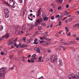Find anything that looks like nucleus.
<instances>
[{"instance_id": "obj_62", "label": "nucleus", "mask_w": 79, "mask_h": 79, "mask_svg": "<svg viewBox=\"0 0 79 79\" xmlns=\"http://www.w3.org/2000/svg\"><path fill=\"white\" fill-rule=\"evenodd\" d=\"M59 62H60V63L61 62V59H60L59 60Z\"/></svg>"}, {"instance_id": "obj_23", "label": "nucleus", "mask_w": 79, "mask_h": 79, "mask_svg": "<svg viewBox=\"0 0 79 79\" xmlns=\"http://www.w3.org/2000/svg\"><path fill=\"white\" fill-rule=\"evenodd\" d=\"M74 27H79V23H78V24H76L74 25Z\"/></svg>"}, {"instance_id": "obj_30", "label": "nucleus", "mask_w": 79, "mask_h": 79, "mask_svg": "<svg viewBox=\"0 0 79 79\" xmlns=\"http://www.w3.org/2000/svg\"><path fill=\"white\" fill-rule=\"evenodd\" d=\"M41 31H37V34H41Z\"/></svg>"}, {"instance_id": "obj_56", "label": "nucleus", "mask_w": 79, "mask_h": 79, "mask_svg": "<svg viewBox=\"0 0 79 79\" xmlns=\"http://www.w3.org/2000/svg\"><path fill=\"white\" fill-rule=\"evenodd\" d=\"M23 28L22 29V31H21V32L22 34H23V33H24V32H23Z\"/></svg>"}, {"instance_id": "obj_5", "label": "nucleus", "mask_w": 79, "mask_h": 79, "mask_svg": "<svg viewBox=\"0 0 79 79\" xmlns=\"http://www.w3.org/2000/svg\"><path fill=\"white\" fill-rule=\"evenodd\" d=\"M35 50L36 51V52H38V53H41V51L39 49V48H37V47H35L34 48Z\"/></svg>"}, {"instance_id": "obj_19", "label": "nucleus", "mask_w": 79, "mask_h": 79, "mask_svg": "<svg viewBox=\"0 0 79 79\" xmlns=\"http://www.w3.org/2000/svg\"><path fill=\"white\" fill-rule=\"evenodd\" d=\"M63 65V63L62 62V60H61V62L59 64V67H60L62 65Z\"/></svg>"}, {"instance_id": "obj_44", "label": "nucleus", "mask_w": 79, "mask_h": 79, "mask_svg": "<svg viewBox=\"0 0 79 79\" xmlns=\"http://www.w3.org/2000/svg\"><path fill=\"white\" fill-rule=\"evenodd\" d=\"M31 62L32 63H33V62H35V60H33V59H31Z\"/></svg>"}, {"instance_id": "obj_26", "label": "nucleus", "mask_w": 79, "mask_h": 79, "mask_svg": "<svg viewBox=\"0 0 79 79\" xmlns=\"http://www.w3.org/2000/svg\"><path fill=\"white\" fill-rule=\"evenodd\" d=\"M58 0V2H59V3H62L63 0Z\"/></svg>"}, {"instance_id": "obj_32", "label": "nucleus", "mask_w": 79, "mask_h": 79, "mask_svg": "<svg viewBox=\"0 0 79 79\" xmlns=\"http://www.w3.org/2000/svg\"><path fill=\"white\" fill-rule=\"evenodd\" d=\"M42 25L43 26L45 27V26H46V24L45 23H42Z\"/></svg>"}, {"instance_id": "obj_61", "label": "nucleus", "mask_w": 79, "mask_h": 79, "mask_svg": "<svg viewBox=\"0 0 79 79\" xmlns=\"http://www.w3.org/2000/svg\"><path fill=\"white\" fill-rule=\"evenodd\" d=\"M14 46H16L17 47V43H15L14 44Z\"/></svg>"}, {"instance_id": "obj_2", "label": "nucleus", "mask_w": 79, "mask_h": 79, "mask_svg": "<svg viewBox=\"0 0 79 79\" xmlns=\"http://www.w3.org/2000/svg\"><path fill=\"white\" fill-rule=\"evenodd\" d=\"M44 20L41 18H40L39 19H38L36 20V22L35 23V26H38L39 25L42 23Z\"/></svg>"}, {"instance_id": "obj_8", "label": "nucleus", "mask_w": 79, "mask_h": 79, "mask_svg": "<svg viewBox=\"0 0 79 79\" xmlns=\"http://www.w3.org/2000/svg\"><path fill=\"white\" fill-rule=\"evenodd\" d=\"M40 11H41V9H40L37 12L36 14V15L37 17H38L40 15Z\"/></svg>"}, {"instance_id": "obj_34", "label": "nucleus", "mask_w": 79, "mask_h": 79, "mask_svg": "<svg viewBox=\"0 0 79 79\" xmlns=\"http://www.w3.org/2000/svg\"><path fill=\"white\" fill-rule=\"evenodd\" d=\"M59 26H60V25H61V24H62V23H61V21H59Z\"/></svg>"}, {"instance_id": "obj_25", "label": "nucleus", "mask_w": 79, "mask_h": 79, "mask_svg": "<svg viewBox=\"0 0 79 79\" xmlns=\"http://www.w3.org/2000/svg\"><path fill=\"white\" fill-rule=\"evenodd\" d=\"M65 29L66 31V32H69V30H68V27H67V26L65 27Z\"/></svg>"}, {"instance_id": "obj_35", "label": "nucleus", "mask_w": 79, "mask_h": 79, "mask_svg": "<svg viewBox=\"0 0 79 79\" xmlns=\"http://www.w3.org/2000/svg\"><path fill=\"white\" fill-rule=\"evenodd\" d=\"M17 40H18V38H16V39H15V40H14V42L15 43L16 41H17Z\"/></svg>"}, {"instance_id": "obj_22", "label": "nucleus", "mask_w": 79, "mask_h": 79, "mask_svg": "<svg viewBox=\"0 0 79 79\" xmlns=\"http://www.w3.org/2000/svg\"><path fill=\"white\" fill-rule=\"evenodd\" d=\"M23 40L24 42L25 43V42H26V37H23Z\"/></svg>"}, {"instance_id": "obj_57", "label": "nucleus", "mask_w": 79, "mask_h": 79, "mask_svg": "<svg viewBox=\"0 0 79 79\" xmlns=\"http://www.w3.org/2000/svg\"><path fill=\"white\" fill-rule=\"evenodd\" d=\"M50 11H51V12H53V10L52 9H50Z\"/></svg>"}, {"instance_id": "obj_58", "label": "nucleus", "mask_w": 79, "mask_h": 79, "mask_svg": "<svg viewBox=\"0 0 79 79\" xmlns=\"http://www.w3.org/2000/svg\"><path fill=\"white\" fill-rule=\"evenodd\" d=\"M76 40H79V37H77V38H76Z\"/></svg>"}, {"instance_id": "obj_11", "label": "nucleus", "mask_w": 79, "mask_h": 79, "mask_svg": "<svg viewBox=\"0 0 79 79\" xmlns=\"http://www.w3.org/2000/svg\"><path fill=\"white\" fill-rule=\"evenodd\" d=\"M38 39L37 38H36L34 40V44H38V42H37V41H38Z\"/></svg>"}, {"instance_id": "obj_59", "label": "nucleus", "mask_w": 79, "mask_h": 79, "mask_svg": "<svg viewBox=\"0 0 79 79\" xmlns=\"http://www.w3.org/2000/svg\"><path fill=\"white\" fill-rule=\"evenodd\" d=\"M61 49H57V51H60L61 50Z\"/></svg>"}, {"instance_id": "obj_1", "label": "nucleus", "mask_w": 79, "mask_h": 79, "mask_svg": "<svg viewBox=\"0 0 79 79\" xmlns=\"http://www.w3.org/2000/svg\"><path fill=\"white\" fill-rule=\"evenodd\" d=\"M6 68H2L0 69V78L3 77V76L5 75L6 73Z\"/></svg>"}, {"instance_id": "obj_41", "label": "nucleus", "mask_w": 79, "mask_h": 79, "mask_svg": "<svg viewBox=\"0 0 79 79\" xmlns=\"http://www.w3.org/2000/svg\"><path fill=\"white\" fill-rule=\"evenodd\" d=\"M38 79H44V77H43V76H42L41 77H40V78H39Z\"/></svg>"}, {"instance_id": "obj_39", "label": "nucleus", "mask_w": 79, "mask_h": 79, "mask_svg": "<svg viewBox=\"0 0 79 79\" xmlns=\"http://www.w3.org/2000/svg\"><path fill=\"white\" fill-rule=\"evenodd\" d=\"M4 51L3 52H1V55H4Z\"/></svg>"}, {"instance_id": "obj_46", "label": "nucleus", "mask_w": 79, "mask_h": 79, "mask_svg": "<svg viewBox=\"0 0 79 79\" xmlns=\"http://www.w3.org/2000/svg\"><path fill=\"white\" fill-rule=\"evenodd\" d=\"M64 44L65 45H69V43H64Z\"/></svg>"}, {"instance_id": "obj_9", "label": "nucleus", "mask_w": 79, "mask_h": 79, "mask_svg": "<svg viewBox=\"0 0 79 79\" xmlns=\"http://www.w3.org/2000/svg\"><path fill=\"white\" fill-rule=\"evenodd\" d=\"M7 13H9V11L8 9H7V8H6V9H5L4 10L5 16H6V14H7Z\"/></svg>"}, {"instance_id": "obj_27", "label": "nucleus", "mask_w": 79, "mask_h": 79, "mask_svg": "<svg viewBox=\"0 0 79 79\" xmlns=\"http://www.w3.org/2000/svg\"><path fill=\"white\" fill-rule=\"evenodd\" d=\"M25 29H26V27L24 26H23V31H25Z\"/></svg>"}, {"instance_id": "obj_53", "label": "nucleus", "mask_w": 79, "mask_h": 79, "mask_svg": "<svg viewBox=\"0 0 79 79\" xmlns=\"http://www.w3.org/2000/svg\"><path fill=\"white\" fill-rule=\"evenodd\" d=\"M20 2V3H22L23 2V0H19Z\"/></svg>"}, {"instance_id": "obj_12", "label": "nucleus", "mask_w": 79, "mask_h": 79, "mask_svg": "<svg viewBox=\"0 0 79 79\" xmlns=\"http://www.w3.org/2000/svg\"><path fill=\"white\" fill-rule=\"evenodd\" d=\"M33 41V39H31V40H28L27 41V43L28 44L29 43H31Z\"/></svg>"}, {"instance_id": "obj_10", "label": "nucleus", "mask_w": 79, "mask_h": 79, "mask_svg": "<svg viewBox=\"0 0 79 79\" xmlns=\"http://www.w3.org/2000/svg\"><path fill=\"white\" fill-rule=\"evenodd\" d=\"M10 35L8 33H6V34L4 35V37H5L6 38H8Z\"/></svg>"}, {"instance_id": "obj_64", "label": "nucleus", "mask_w": 79, "mask_h": 79, "mask_svg": "<svg viewBox=\"0 0 79 79\" xmlns=\"http://www.w3.org/2000/svg\"><path fill=\"white\" fill-rule=\"evenodd\" d=\"M68 35H71V34L70 32H69L68 34Z\"/></svg>"}, {"instance_id": "obj_33", "label": "nucleus", "mask_w": 79, "mask_h": 79, "mask_svg": "<svg viewBox=\"0 0 79 79\" xmlns=\"http://www.w3.org/2000/svg\"><path fill=\"white\" fill-rule=\"evenodd\" d=\"M61 8V6H59V7L58 8V10H60Z\"/></svg>"}, {"instance_id": "obj_50", "label": "nucleus", "mask_w": 79, "mask_h": 79, "mask_svg": "<svg viewBox=\"0 0 79 79\" xmlns=\"http://www.w3.org/2000/svg\"><path fill=\"white\" fill-rule=\"evenodd\" d=\"M46 39L45 36H43V39Z\"/></svg>"}, {"instance_id": "obj_14", "label": "nucleus", "mask_w": 79, "mask_h": 79, "mask_svg": "<svg viewBox=\"0 0 79 79\" xmlns=\"http://www.w3.org/2000/svg\"><path fill=\"white\" fill-rule=\"evenodd\" d=\"M26 11V9H23V17H24Z\"/></svg>"}, {"instance_id": "obj_13", "label": "nucleus", "mask_w": 79, "mask_h": 79, "mask_svg": "<svg viewBox=\"0 0 79 79\" xmlns=\"http://www.w3.org/2000/svg\"><path fill=\"white\" fill-rule=\"evenodd\" d=\"M11 40H8V43H7L8 45H11L13 44V43H12V41H11Z\"/></svg>"}, {"instance_id": "obj_43", "label": "nucleus", "mask_w": 79, "mask_h": 79, "mask_svg": "<svg viewBox=\"0 0 79 79\" xmlns=\"http://www.w3.org/2000/svg\"><path fill=\"white\" fill-rule=\"evenodd\" d=\"M47 51L48 52L50 53L51 52V50L50 49H48Z\"/></svg>"}, {"instance_id": "obj_51", "label": "nucleus", "mask_w": 79, "mask_h": 79, "mask_svg": "<svg viewBox=\"0 0 79 79\" xmlns=\"http://www.w3.org/2000/svg\"><path fill=\"white\" fill-rule=\"evenodd\" d=\"M3 39H4V37H3L0 38V41H1V40H3Z\"/></svg>"}, {"instance_id": "obj_31", "label": "nucleus", "mask_w": 79, "mask_h": 79, "mask_svg": "<svg viewBox=\"0 0 79 79\" xmlns=\"http://www.w3.org/2000/svg\"><path fill=\"white\" fill-rule=\"evenodd\" d=\"M5 4H6L7 6H9V4L7 2H5Z\"/></svg>"}, {"instance_id": "obj_3", "label": "nucleus", "mask_w": 79, "mask_h": 79, "mask_svg": "<svg viewBox=\"0 0 79 79\" xmlns=\"http://www.w3.org/2000/svg\"><path fill=\"white\" fill-rule=\"evenodd\" d=\"M68 79H79V77H78L77 74L71 73L70 77H69Z\"/></svg>"}, {"instance_id": "obj_28", "label": "nucleus", "mask_w": 79, "mask_h": 79, "mask_svg": "<svg viewBox=\"0 0 79 79\" xmlns=\"http://www.w3.org/2000/svg\"><path fill=\"white\" fill-rule=\"evenodd\" d=\"M37 56L36 54H33L32 55V56H31L32 57H36Z\"/></svg>"}, {"instance_id": "obj_52", "label": "nucleus", "mask_w": 79, "mask_h": 79, "mask_svg": "<svg viewBox=\"0 0 79 79\" xmlns=\"http://www.w3.org/2000/svg\"><path fill=\"white\" fill-rule=\"evenodd\" d=\"M68 17V16H66V17H65V18H64L63 19V20H65V19H66V18Z\"/></svg>"}, {"instance_id": "obj_4", "label": "nucleus", "mask_w": 79, "mask_h": 79, "mask_svg": "<svg viewBox=\"0 0 79 79\" xmlns=\"http://www.w3.org/2000/svg\"><path fill=\"white\" fill-rule=\"evenodd\" d=\"M57 56H52L50 57V60L53 62H56L57 60Z\"/></svg>"}, {"instance_id": "obj_47", "label": "nucleus", "mask_w": 79, "mask_h": 79, "mask_svg": "<svg viewBox=\"0 0 79 79\" xmlns=\"http://www.w3.org/2000/svg\"><path fill=\"white\" fill-rule=\"evenodd\" d=\"M69 4H67L66 6V8H69Z\"/></svg>"}, {"instance_id": "obj_63", "label": "nucleus", "mask_w": 79, "mask_h": 79, "mask_svg": "<svg viewBox=\"0 0 79 79\" xmlns=\"http://www.w3.org/2000/svg\"><path fill=\"white\" fill-rule=\"evenodd\" d=\"M55 36L56 37H57L58 36V34H56V35H55Z\"/></svg>"}, {"instance_id": "obj_54", "label": "nucleus", "mask_w": 79, "mask_h": 79, "mask_svg": "<svg viewBox=\"0 0 79 79\" xmlns=\"http://www.w3.org/2000/svg\"><path fill=\"white\" fill-rule=\"evenodd\" d=\"M54 16H52L51 17V19H54Z\"/></svg>"}, {"instance_id": "obj_17", "label": "nucleus", "mask_w": 79, "mask_h": 79, "mask_svg": "<svg viewBox=\"0 0 79 79\" xmlns=\"http://www.w3.org/2000/svg\"><path fill=\"white\" fill-rule=\"evenodd\" d=\"M69 12H68L67 11H65V13H64V15L65 16H67L69 15Z\"/></svg>"}, {"instance_id": "obj_48", "label": "nucleus", "mask_w": 79, "mask_h": 79, "mask_svg": "<svg viewBox=\"0 0 79 79\" xmlns=\"http://www.w3.org/2000/svg\"><path fill=\"white\" fill-rule=\"evenodd\" d=\"M60 48H64V46H59Z\"/></svg>"}, {"instance_id": "obj_37", "label": "nucleus", "mask_w": 79, "mask_h": 79, "mask_svg": "<svg viewBox=\"0 0 79 79\" xmlns=\"http://www.w3.org/2000/svg\"><path fill=\"white\" fill-rule=\"evenodd\" d=\"M42 59V57L41 56H40L38 58L39 60H41Z\"/></svg>"}, {"instance_id": "obj_38", "label": "nucleus", "mask_w": 79, "mask_h": 79, "mask_svg": "<svg viewBox=\"0 0 79 79\" xmlns=\"http://www.w3.org/2000/svg\"><path fill=\"white\" fill-rule=\"evenodd\" d=\"M42 27H41V26H39V27H38V29L39 30H40L41 29Z\"/></svg>"}, {"instance_id": "obj_16", "label": "nucleus", "mask_w": 79, "mask_h": 79, "mask_svg": "<svg viewBox=\"0 0 79 79\" xmlns=\"http://www.w3.org/2000/svg\"><path fill=\"white\" fill-rule=\"evenodd\" d=\"M43 19L44 21H47L48 19V18L46 16V14H45V17H44V18Z\"/></svg>"}, {"instance_id": "obj_15", "label": "nucleus", "mask_w": 79, "mask_h": 79, "mask_svg": "<svg viewBox=\"0 0 79 79\" xmlns=\"http://www.w3.org/2000/svg\"><path fill=\"white\" fill-rule=\"evenodd\" d=\"M9 16V13H7L6 14L5 16V18H8Z\"/></svg>"}, {"instance_id": "obj_21", "label": "nucleus", "mask_w": 79, "mask_h": 79, "mask_svg": "<svg viewBox=\"0 0 79 79\" xmlns=\"http://www.w3.org/2000/svg\"><path fill=\"white\" fill-rule=\"evenodd\" d=\"M16 6V5L15 4V2H14L13 5H12V8H15Z\"/></svg>"}, {"instance_id": "obj_49", "label": "nucleus", "mask_w": 79, "mask_h": 79, "mask_svg": "<svg viewBox=\"0 0 79 79\" xmlns=\"http://www.w3.org/2000/svg\"><path fill=\"white\" fill-rule=\"evenodd\" d=\"M10 59H12V58H13V56H10Z\"/></svg>"}, {"instance_id": "obj_29", "label": "nucleus", "mask_w": 79, "mask_h": 79, "mask_svg": "<svg viewBox=\"0 0 79 79\" xmlns=\"http://www.w3.org/2000/svg\"><path fill=\"white\" fill-rule=\"evenodd\" d=\"M25 44H23L22 45V46H21V48H25Z\"/></svg>"}, {"instance_id": "obj_60", "label": "nucleus", "mask_w": 79, "mask_h": 79, "mask_svg": "<svg viewBox=\"0 0 79 79\" xmlns=\"http://www.w3.org/2000/svg\"><path fill=\"white\" fill-rule=\"evenodd\" d=\"M46 60L47 61H49V58H47L46 59Z\"/></svg>"}, {"instance_id": "obj_7", "label": "nucleus", "mask_w": 79, "mask_h": 79, "mask_svg": "<svg viewBox=\"0 0 79 79\" xmlns=\"http://www.w3.org/2000/svg\"><path fill=\"white\" fill-rule=\"evenodd\" d=\"M40 43H42L44 45H47V41H43V40L41 41H40Z\"/></svg>"}, {"instance_id": "obj_45", "label": "nucleus", "mask_w": 79, "mask_h": 79, "mask_svg": "<svg viewBox=\"0 0 79 79\" xmlns=\"http://www.w3.org/2000/svg\"><path fill=\"white\" fill-rule=\"evenodd\" d=\"M28 62L29 63H31V60H30V59H28Z\"/></svg>"}, {"instance_id": "obj_55", "label": "nucleus", "mask_w": 79, "mask_h": 79, "mask_svg": "<svg viewBox=\"0 0 79 79\" xmlns=\"http://www.w3.org/2000/svg\"><path fill=\"white\" fill-rule=\"evenodd\" d=\"M31 54H29L28 56V57H29V58L31 57Z\"/></svg>"}, {"instance_id": "obj_24", "label": "nucleus", "mask_w": 79, "mask_h": 79, "mask_svg": "<svg viewBox=\"0 0 79 79\" xmlns=\"http://www.w3.org/2000/svg\"><path fill=\"white\" fill-rule=\"evenodd\" d=\"M3 26H2V25H1L0 31H2V30H3Z\"/></svg>"}, {"instance_id": "obj_6", "label": "nucleus", "mask_w": 79, "mask_h": 79, "mask_svg": "<svg viewBox=\"0 0 79 79\" xmlns=\"http://www.w3.org/2000/svg\"><path fill=\"white\" fill-rule=\"evenodd\" d=\"M34 28V24H31L29 25V29H33Z\"/></svg>"}, {"instance_id": "obj_40", "label": "nucleus", "mask_w": 79, "mask_h": 79, "mask_svg": "<svg viewBox=\"0 0 79 79\" xmlns=\"http://www.w3.org/2000/svg\"><path fill=\"white\" fill-rule=\"evenodd\" d=\"M73 36L74 37H77V35H76V34H73Z\"/></svg>"}, {"instance_id": "obj_18", "label": "nucleus", "mask_w": 79, "mask_h": 79, "mask_svg": "<svg viewBox=\"0 0 79 79\" xmlns=\"http://www.w3.org/2000/svg\"><path fill=\"white\" fill-rule=\"evenodd\" d=\"M48 32H44V33H43V35H48Z\"/></svg>"}, {"instance_id": "obj_42", "label": "nucleus", "mask_w": 79, "mask_h": 79, "mask_svg": "<svg viewBox=\"0 0 79 79\" xmlns=\"http://www.w3.org/2000/svg\"><path fill=\"white\" fill-rule=\"evenodd\" d=\"M4 54H7L6 51H4Z\"/></svg>"}, {"instance_id": "obj_20", "label": "nucleus", "mask_w": 79, "mask_h": 79, "mask_svg": "<svg viewBox=\"0 0 79 79\" xmlns=\"http://www.w3.org/2000/svg\"><path fill=\"white\" fill-rule=\"evenodd\" d=\"M42 16L43 18V19L44 18H45V14L44 13H43L42 14Z\"/></svg>"}, {"instance_id": "obj_36", "label": "nucleus", "mask_w": 79, "mask_h": 79, "mask_svg": "<svg viewBox=\"0 0 79 79\" xmlns=\"http://www.w3.org/2000/svg\"><path fill=\"white\" fill-rule=\"evenodd\" d=\"M59 17H60V15H57L56 16V18H59Z\"/></svg>"}]
</instances>
